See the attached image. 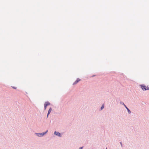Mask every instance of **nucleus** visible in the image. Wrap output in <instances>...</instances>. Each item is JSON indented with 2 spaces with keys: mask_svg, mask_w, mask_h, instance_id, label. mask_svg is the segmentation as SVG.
<instances>
[{
  "mask_svg": "<svg viewBox=\"0 0 149 149\" xmlns=\"http://www.w3.org/2000/svg\"><path fill=\"white\" fill-rule=\"evenodd\" d=\"M83 147H80L79 149H83Z\"/></svg>",
  "mask_w": 149,
  "mask_h": 149,
  "instance_id": "4468645a",
  "label": "nucleus"
},
{
  "mask_svg": "<svg viewBox=\"0 0 149 149\" xmlns=\"http://www.w3.org/2000/svg\"><path fill=\"white\" fill-rule=\"evenodd\" d=\"M140 86H141V88H142V90L143 91H146L147 87H146V86L145 85H144L143 84H142V85H140Z\"/></svg>",
  "mask_w": 149,
  "mask_h": 149,
  "instance_id": "f03ea898",
  "label": "nucleus"
},
{
  "mask_svg": "<svg viewBox=\"0 0 149 149\" xmlns=\"http://www.w3.org/2000/svg\"><path fill=\"white\" fill-rule=\"evenodd\" d=\"M123 105H124V106L125 107V106H126L125 104H124V103L123 104Z\"/></svg>",
  "mask_w": 149,
  "mask_h": 149,
  "instance_id": "dca6fc26",
  "label": "nucleus"
},
{
  "mask_svg": "<svg viewBox=\"0 0 149 149\" xmlns=\"http://www.w3.org/2000/svg\"><path fill=\"white\" fill-rule=\"evenodd\" d=\"M54 134L58 136L59 137H61L62 136L61 133L55 131L54 133Z\"/></svg>",
  "mask_w": 149,
  "mask_h": 149,
  "instance_id": "7ed1b4c3",
  "label": "nucleus"
},
{
  "mask_svg": "<svg viewBox=\"0 0 149 149\" xmlns=\"http://www.w3.org/2000/svg\"><path fill=\"white\" fill-rule=\"evenodd\" d=\"M44 104L46 106H47L48 105H50V103L49 102L47 101L45 102Z\"/></svg>",
  "mask_w": 149,
  "mask_h": 149,
  "instance_id": "39448f33",
  "label": "nucleus"
},
{
  "mask_svg": "<svg viewBox=\"0 0 149 149\" xmlns=\"http://www.w3.org/2000/svg\"><path fill=\"white\" fill-rule=\"evenodd\" d=\"M120 104H121V105H123V104H124V102H122V101H120Z\"/></svg>",
  "mask_w": 149,
  "mask_h": 149,
  "instance_id": "1a4fd4ad",
  "label": "nucleus"
},
{
  "mask_svg": "<svg viewBox=\"0 0 149 149\" xmlns=\"http://www.w3.org/2000/svg\"><path fill=\"white\" fill-rule=\"evenodd\" d=\"M120 143L121 146L122 147H123V144H122V143L121 142H120Z\"/></svg>",
  "mask_w": 149,
  "mask_h": 149,
  "instance_id": "9b49d317",
  "label": "nucleus"
},
{
  "mask_svg": "<svg viewBox=\"0 0 149 149\" xmlns=\"http://www.w3.org/2000/svg\"><path fill=\"white\" fill-rule=\"evenodd\" d=\"M95 76V75H93L92 76V77H94V76Z\"/></svg>",
  "mask_w": 149,
  "mask_h": 149,
  "instance_id": "f3484780",
  "label": "nucleus"
},
{
  "mask_svg": "<svg viewBox=\"0 0 149 149\" xmlns=\"http://www.w3.org/2000/svg\"><path fill=\"white\" fill-rule=\"evenodd\" d=\"M50 113L48 112L47 115V118H48V116L50 114Z\"/></svg>",
  "mask_w": 149,
  "mask_h": 149,
  "instance_id": "f8f14e48",
  "label": "nucleus"
},
{
  "mask_svg": "<svg viewBox=\"0 0 149 149\" xmlns=\"http://www.w3.org/2000/svg\"><path fill=\"white\" fill-rule=\"evenodd\" d=\"M12 87L14 89H16V87L14 86H12Z\"/></svg>",
  "mask_w": 149,
  "mask_h": 149,
  "instance_id": "ddd939ff",
  "label": "nucleus"
},
{
  "mask_svg": "<svg viewBox=\"0 0 149 149\" xmlns=\"http://www.w3.org/2000/svg\"><path fill=\"white\" fill-rule=\"evenodd\" d=\"M106 149H107V148H106Z\"/></svg>",
  "mask_w": 149,
  "mask_h": 149,
  "instance_id": "a211bd4d",
  "label": "nucleus"
},
{
  "mask_svg": "<svg viewBox=\"0 0 149 149\" xmlns=\"http://www.w3.org/2000/svg\"><path fill=\"white\" fill-rule=\"evenodd\" d=\"M52 110V108L50 107L49 109V110L48 111V113H51V111Z\"/></svg>",
  "mask_w": 149,
  "mask_h": 149,
  "instance_id": "0eeeda50",
  "label": "nucleus"
},
{
  "mask_svg": "<svg viewBox=\"0 0 149 149\" xmlns=\"http://www.w3.org/2000/svg\"><path fill=\"white\" fill-rule=\"evenodd\" d=\"M104 108V104H103L102 106L101 107V108H100V109H101V110H102Z\"/></svg>",
  "mask_w": 149,
  "mask_h": 149,
  "instance_id": "6e6552de",
  "label": "nucleus"
},
{
  "mask_svg": "<svg viewBox=\"0 0 149 149\" xmlns=\"http://www.w3.org/2000/svg\"><path fill=\"white\" fill-rule=\"evenodd\" d=\"M44 109H45V110L47 108V106H46L44 104Z\"/></svg>",
  "mask_w": 149,
  "mask_h": 149,
  "instance_id": "9d476101",
  "label": "nucleus"
},
{
  "mask_svg": "<svg viewBox=\"0 0 149 149\" xmlns=\"http://www.w3.org/2000/svg\"><path fill=\"white\" fill-rule=\"evenodd\" d=\"M125 108L127 109V111H128V113L129 114H130L131 113V111L129 109L127 106H125Z\"/></svg>",
  "mask_w": 149,
  "mask_h": 149,
  "instance_id": "423d86ee",
  "label": "nucleus"
},
{
  "mask_svg": "<svg viewBox=\"0 0 149 149\" xmlns=\"http://www.w3.org/2000/svg\"><path fill=\"white\" fill-rule=\"evenodd\" d=\"M48 132V130H47L45 132H43L40 133H36L35 134L39 137H41L43 136L45 134Z\"/></svg>",
  "mask_w": 149,
  "mask_h": 149,
  "instance_id": "f257e3e1",
  "label": "nucleus"
},
{
  "mask_svg": "<svg viewBox=\"0 0 149 149\" xmlns=\"http://www.w3.org/2000/svg\"><path fill=\"white\" fill-rule=\"evenodd\" d=\"M81 79L79 78H77V80L73 83V85H74L76 84Z\"/></svg>",
  "mask_w": 149,
  "mask_h": 149,
  "instance_id": "20e7f679",
  "label": "nucleus"
},
{
  "mask_svg": "<svg viewBox=\"0 0 149 149\" xmlns=\"http://www.w3.org/2000/svg\"><path fill=\"white\" fill-rule=\"evenodd\" d=\"M149 90V87H147L146 90Z\"/></svg>",
  "mask_w": 149,
  "mask_h": 149,
  "instance_id": "2eb2a0df",
  "label": "nucleus"
}]
</instances>
